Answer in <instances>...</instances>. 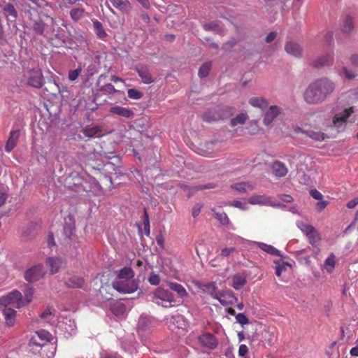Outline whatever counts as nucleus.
<instances>
[{
    "label": "nucleus",
    "mask_w": 358,
    "mask_h": 358,
    "mask_svg": "<svg viewBox=\"0 0 358 358\" xmlns=\"http://www.w3.org/2000/svg\"><path fill=\"white\" fill-rule=\"evenodd\" d=\"M336 84L328 78L317 79L310 83L304 92V99L309 104H319L330 96Z\"/></svg>",
    "instance_id": "f257e3e1"
},
{
    "label": "nucleus",
    "mask_w": 358,
    "mask_h": 358,
    "mask_svg": "<svg viewBox=\"0 0 358 358\" xmlns=\"http://www.w3.org/2000/svg\"><path fill=\"white\" fill-rule=\"evenodd\" d=\"M51 334L45 330L36 331L31 336L29 346L35 355L39 354L41 358H53L56 347L50 343Z\"/></svg>",
    "instance_id": "f03ea898"
},
{
    "label": "nucleus",
    "mask_w": 358,
    "mask_h": 358,
    "mask_svg": "<svg viewBox=\"0 0 358 358\" xmlns=\"http://www.w3.org/2000/svg\"><path fill=\"white\" fill-rule=\"evenodd\" d=\"M114 289L120 293L130 294L138 289V283L134 279V271L131 267L125 266L117 271V275L112 282Z\"/></svg>",
    "instance_id": "7ed1b4c3"
},
{
    "label": "nucleus",
    "mask_w": 358,
    "mask_h": 358,
    "mask_svg": "<svg viewBox=\"0 0 358 358\" xmlns=\"http://www.w3.org/2000/svg\"><path fill=\"white\" fill-rule=\"evenodd\" d=\"M355 112L354 106H348L342 108H338L331 120L326 122V126L338 131L343 130L345 127L348 119Z\"/></svg>",
    "instance_id": "20e7f679"
},
{
    "label": "nucleus",
    "mask_w": 358,
    "mask_h": 358,
    "mask_svg": "<svg viewBox=\"0 0 358 358\" xmlns=\"http://www.w3.org/2000/svg\"><path fill=\"white\" fill-rule=\"evenodd\" d=\"M153 301L157 305L165 308L174 306L176 302L173 293L162 287H158L153 292Z\"/></svg>",
    "instance_id": "39448f33"
},
{
    "label": "nucleus",
    "mask_w": 358,
    "mask_h": 358,
    "mask_svg": "<svg viewBox=\"0 0 358 358\" xmlns=\"http://www.w3.org/2000/svg\"><path fill=\"white\" fill-rule=\"evenodd\" d=\"M69 222L66 221L65 225L64 227L63 234L64 236L65 241L66 242V245H69V248H73L75 250V252L71 253V257H76L78 254V250L80 248V243L77 241L76 238L73 236V231L75 230V224L71 219L69 218Z\"/></svg>",
    "instance_id": "423d86ee"
},
{
    "label": "nucleus",
    "mask_w": 358,
    "mask_h": 358,
    "mask_svg": "<svg viewBox=\"0 0 358 358\" xmlns=\"http://www.w3.org/2000/svg\"><path fill=\"white\" fill-rule=\"evenodd\" d=\"M9 305L16 308L23 306L22 295L20 292L13 290L0 298V306H7Z\"/></svg>",
    "instance_id": "0eeeda50"
},
{
    "label": "nucleus",
    "mask_w": 358,
    "mask_h": 358,
    "mask_svg": "<svg viewBox=\"0 0 358 358\" xmlns=\"http://www.w3.org/2000/svg\"><path fill=\"white\" fill-rule=\"evenodd\" d=\"M45 271L41 264L35 265L27 269L24 273V278L28 282H34L39 280L44 276Z\"/></svg>",
    "instance_id": "6e6552de"
},
{
    "label": "nucleus",
    "mask_w": 358,
    "mask_h": 358,
    "mask_svg": "<svg viewBox=\"0 0 358 358\" xmlns=\"http://www.w3.org/2000/svg\"><path fill=\"white\" fill-rule=\"evenodd\" d=\"M57 329L66 337L76 333V325L73 320L65 318L58 322Z\"/></svg>",
    "instance_id": "1a4fd4ad"
},
{
    "label": "nucleus",
    "mask_w": 358,
    "mask_h": 358,
    "mask_svg": "<svg viewBox=\"0 0 358 358\" xmlns=\"http://www.w3.org/2000/svg\"><path fill=\"white\" fill-rule=\"evenodd\" d=\"M248 202L252 205L271 206L280 207V203L273 202L271 199L265 195H252L248 199Z\"/></svg>",
    "instance_id": "9d476101"
},
{
    "label": "nucleus",
    "mask_w": 358,
    "mask_h": 358,
    "mask_svg": "<svg viewBox=\"0 0 358 358\" xmlns=\"http://www.w3.org/2000/svg\"><path fill=\"white\" fill-rule=\"evenodd\" d=\"M222 306L232 305L238 301V298L231 290H222L216 299Z\"/></svg>",
    "instance_id": "9b49d317"
},
{
    "label": "nucleus",
    "mask_w": 358,
    "mask_h": 358,
    "mask_svg": "<svg viewBox=\"0 0 358 358\" xmlns=\"http://www.w3.org/2000/svg\"><path fill=\"white\" fill-rule=\"evenodd\" d=\"M43 76L39 69H32L28 73V84L34 87H41L43 85Z\"/></svg>",
    "instance_id": "f8f14e48"
},
{
    "label": "nucleus",
    "mask_w": 358,
    "mask_h": 358,
    "mask_svg": "<svg viewBox=\"0 0 358 358\" xmlns=\"http://www.w3.org/2000/svg\"><path fill=\"white\" fill-rule=\"evenodd\" d=\"M201 345L205 348L213 350L217 346V338L211 334H203L198 338Z\"/></svg>",
    "instance_id": "ddd939ff"
},
{
    "label": "nucleus",
    "mask_w": 358,
    "mask_h": 358,
    "mask_svg": "<svg viewBox=\"0 0 358 358\" xmlns=\"http://www.w3.org/2000/svg\"><path fill=\"white\" fill-rule=\"evenodd\" d=\"M334 63V52H328L324 54L317 59L313 63V66L317 68H321L323 66H329L332 65Z\"/></svg>",
    "instance_id": "4468645a"
},
{
    "label": "nucleus",
    "mask_w": 358,
    "mask_h": 358,
    "mask_svg": "<svg viewBox=\"0 0 358 358\" xmlns=\"http://www.w3.org/2000/svg\"><path fill=\"white\" fill-rule=\"evenodd\" d=\"M109 112L112 114L126 118H131L134 116L133 110L129 108L122 107L117 105L110 107Z\"/></svg>",
    "instance_id": "2eb2a0df"
},
{
    "label": "nucleus",
    "mask_w": 358,
    "mask_h": 358,
    "mask_svg": "<svg viewBox=\"0 0 358 358\" xmlns=\"http://www.w3.org/2000/svg\"><path fill=\"white\" fill-rule=\"evenodd\" d=\"M136 71L144 84H150L154 82V78H152L148 66L145 65L136 66Z\"/></svg>",
    "instance_id": "dca6fc26"
},
{
    "label": "nucleus",
    "mask_w": 358,
    "mask_h": 358,
    "mask_svg": "<svg viewBox=\"0 0 358 358\" xmlns=\"http://www.w3.org/2000/svg\"><path fill=\"white\" fill-rule=\"evenodd\" d=\"M151 322L150 318L146 315H141L139 317L137 331L140 335H145L151 331Z\"/></svg>",
    "instance_id": "f3484780"
},
{
    "label": "nucleus",
    "mask_w": 358,
    "mask_h": 358,
    "mask_svg": "<svg viewBox=\"0 0 358 358\" xmlns=\"http://www.w3.org/2000/svg\"><path fill=\"white\" fill-rule=\"evenodd\" d=\"M294 131L296 134L301 133L302 134H304L306 136H308L310 138L317 141H322L325 138V135L322 132L315 131L313 130L305 131L299 127H294Z\"/></svg>",
    "instance_id": "a211bd4d"
},
{
    "label": "nucleus",
    "mask_w": 358,
    "mask_h": 358,
    "mask_svg": "<svg viewBox=\"0 0 358 358\" xmlns=\"http://www.w3.org/2000/svg\"><path fill=\"white\" fill-rule=\"evenodd\" d=\"M252 245H256L260 250L271 255L282 257L281 252L271 245L252 241Z\"/></svg>",
    "instance_id": "6ab92c4d"
},
{
    "label": "nucleus",
    "mask_w": 358,
    "mask_h": 358,
    "mask_svg": "<svg viewBox=\"0 0 358 358\" xmlns=\"http://www.w3.org/2000/svg\"><path fill=\"white\" fill-rule=\"evenodd\" d=\"M64 264L63 259L60 257H49L46 260V265L49 267L51 274L57 273Z\"/></svg>",
    "instance_id": "aec40b11"
},
{
    "label": "nucleus",
    "mask_w": 358,
    "mask_h": 358,
    "mask_svg": "<svg viewBox=\"0 0 358 358\" xmlns=\"http://www.w3.org/2000/svg\"><path fill=\"white\" fill-rule=\"evenodd\" d=\"M280 108L276 106H271L265 113L263 120L264 124L266 125L270 124L275 118L280 114Z\"/></svg>",
    "instance_id": "412c9836"
},
{
    "label": "nucleus",
    "mask_w": 358,
    "mask_h": 358,
    "mask_svg": "<svg viewBox=\"0 0 358 358\" xmlns=\"http://www.w3.org/2000/svg\"><path fill=\"white\" fill-rule=\"evenodd\" d=\"M20 137V131L13 130L10 133V136L5 145V150L6 152H10L16 146Z\"/></svg>",
    "instance_id": "4be33fe9"
},
{
    "label": "nucleus",
    "mask_w": 358,
    "mask_h": 358,
    "mask_svg": "<svg viewBox=\"0 0 358 358\" xmlns=\"http://www.w3.org/2000/svg\"><path fill=\"white\" fill-rule=\"evenodd\" d=\"M166 284L172 291L177 293L178 298L182 301L187 297L188 293L182 285L171 281H168Z\"/></svg>",
    "instance_id": "5701e85b"
},
{
    "label": "nucleus",
    "mask_w": 358,
    "mask_h": 358,
    "mask_svg": "<svg viewBox=\"0 0 358 358\" xmlns=\"http://www.w3.org/2000/svg\"><path fill=\"white\" fill-rule=\"evenodd\" d=\"M112 5L122 13H129L131 10V5L129 0H109Z\"/></svg>",
    "instance_id": "b1692460"
},
{
    "label": "nucleus",
    "mask_w": 358,
    "mask_h": 358,
    "mask_svg": "<svg viewBox=\"0 0 358 358\" xmlns=\"http://www.w3.org/2000/svg\"><path fill=\"white\" fill-rule=\"evenodd\" d=\"M285 51L290 55L299 57L301 55L302 48L296 43L289 41L287 42L285 47Z\"/></svg>",
    "instance_id": "393cba45"
},
{
    "label": "nucleus",
    "mask_w": 358,
    "mask_h": 358,
    "mask_svg": "<svg viewBox=\"0 0 358 358\" xmlns=\"http://www.w3.org/2000/svg\"><path fill=\"white\" fill-rule=\"evenodd\" d=\"M248 103L255 108L262 110L266 109L268 106V101L262 96H253L249 99Z\"/></svg>",
    "instance_id": "a878e982"
},
{
    "label": "nucleus",
    "mask_w": 358,
    "mask_h": 358,
    "mask_svg": "<svg viewBox=\"0 0 358 358\" xmlns=\"http://www.w3.org/2000/svg\"><path fill=\"white\" fill-rule=\"evenodd\" d=\"M272 169L275 176L279 178L285 176L288 172L285 164L279 161H276L273 164Z\"/></svg>",
    "instance_id": "bb28decb"
},
{
    "label": "nucleus",
    "mask_w": 358,
    "mask_h": 358,
    "mask_svg": "<svg viewBox=\"0 0 358 358\" xmlns=\"http://www.w3.org/2000/svg\"><path fill=\"white\" fill-rule=\"evenodd\" d=\"M227 240L231 241L234 244L242 245L244 248L252 246V241L245 239L236 234H229L227 236Z\"/></svg>",
    "instance_id": "cd10ccee"
},
{
    "label": "nucleus",
    "mask_w": 358,
    "mask_h": 358,
    "mask_svg": "<svg viewBox=\"0 0 358 358\" xmlns=\"http://www.w3.org/2000/svg\"><path fill=\"white\" fill-rule=\"evenodd\" d=\"M92 24L94 31L96 36L99 39L105 41L108 36V34L106 30L104 29L102 23L98 21L97 20H92Z\"/></svg>",
    "instance_id": "c85d7f7f"
},
{
    "label": "nucleus",
    "mask_w": 358,
    "mask_h": 358,
    "mask_svg": "<svg viewBox=\"0 0 358 358\" xmlns=\"http://www.w3.org/2000/svg\"><path fill=\"white\" fill-rule=\"evenodd\" d=\"M231 188L239 193H245L252 191L254 189V185L251 182H241L231 185Z\"/></svg>",
    "instance_id": "c756f323"
},
{
    "label": "nucleus",
    "mask_w": 358,
    "mask_h": 358,
    "mask_svg": "<svg viewBox=\"0 0 358 358\" xmlns=\"http://www.w3.org/2000/svg\"><path fill=\"white\" fill-rule=\"evenodd\" d=\"M3 314L5 317L6 322L8 326L12 327L15 322L16 310L10 308H4Z\"/></svg>",
    "instance_id": "7c9ffc66"
},
{
    "label": "nucleus",
    "mask_w": 358,
    "mask_h": 358,
    "mask_svg": "<svg viewBox=\"0 0 358 358\" xmlns=\"http://www.w3.org/2000/svg\"><path fill=\"white\" fill-rule=\"evenodd\" d=\"M247 282L246 277L238 273L231 278V286L236 290L240 289Z\"/></svg>",
    "instance_id": "2f4dec72"
},
{
    "label": "nucleus",
    "mask_w": 358,
    "mask_h": 358,
    "mask_svg": "<svg viewBox=\"0 0 358 358\" xmlns=\"http://www.w3.org/2000/svg\"><path fill=\"white\" fill-rule=\"evenodd\" d=\"M203 292L210 294L213 299H216L220 291H217L215 282H211L204 284L202 287Z\"/></svg>",
    "instance_id": "473e14b6"
},
{
    "label": "nucleus",
    "mask_w": 358,
    "mask_h": 358,
    "mask_svg": "<svg viewBox=\"0 0 358 358\" xmlns=\"http://www.w3.org/2000/svg\"><path fill=\"white\" fill-rule=\"evenodd\" d=\"M45 37H46L55 47H61L65 43L64 36L62 34H56L54 37H52L48 34H45Z\"/></svg>",
    "instance_id": "72a5a7b5"
},
{
    "label": "nucleus",
    "mask_w": 358,
    "mask_h": 358,
    "mask_svg": "<svg viewBox=\"0 0 358 358\" xmlns=\"http://www.w3.org/2000/svg\"><path fill=\"white\" fill-rule=\"evenodd\" d=\"M335 264L336 256L334 254L331 253L324 262L323 269L325 270L327 273H331L334 269Z\"/></svg>",
    "instance_id": "f704fd0d"
},
{
    "label": "nucleus",
    "mask_w": 358,
    "mask_h": 358,
    "mask_svg": "<svg viewBox=\"0 0 358 358\" xmlns=\"http://www.w3.org/2000/svg\"><path fill=\"white\" fill-rule=\"evenodd\" d=\"M83 278L76 275L69 277L66 280V285L71 288H80L83 286Z\"/></svg>",
    "instance_id": "c9c22d12"
},
{
    "label": "nucleus",
    "mask_w": 358,
    "mask_h": 358,
    "mask_svg": "<svg viewBox=\"0 0 358 358\" xmlns=\"http://www.w3.org/2000/svg\"><path fill=\"white\" fill-rule=\"evenodd\" d=\"M274 264H275V275L280 276L282 272L285 271L288 267H291V264L288 262H285L281 259L275 260Z\"/></svg>",
    "instance_id": "e433bc0d"
},
{
    "label": "nucleus",
    "mask_w": 358,
    "mask_h": 358,
    "mask_svg": "<svg viewBox=\"0 0 358 358\" xmlns=\"http://www.w3.org/2000/svg\"><path fill=\"white\" fill-rule=\"evenodd\" d=\"M297 227L306 235H309L311 233H314L315 228L310 224H308L301 220L296 222Z\"/></svg>",
    "instance_id": "4c0bfd02"
},
{
    "label": "nucleus",
    "mask_w": 358,
    "mask_h": 358,
    "mask_svg": "<svg viewBox=\"0 0 358 358\" xmlns=\"http://www.w3.org/2000/svg\"><path fill=\"white\" fill-rule=\"evenodd\" d=\"M171 322L173 324H177V327L178 329H184L187 326L185 319L181 315L173 316L171 318Z\"/></svg>",
    "instance_id": "58836bf2"
},
{
    "label": "nucleus",
    "mask_w": 358,
    "mask_h": 358,
    "mask_svg": "<svg viewBox=\"0 0 358 358\" xmlns=\"http://www.w3.org/2000/svg\"><path fill=\"white\" fill-rule=\"evenodd\" d=\"M248 116L246 113H241L236 115L234 118L231 120V125L235 127L238 124H243L248 120Z\"/></svg>",
    "instance_id": "ea45409f"
},
{
    "label": "nucleus",
    "mask_w": 358,
    "mask_h": 358,
    "mask_svg": "<svg viewBox=\"0 0 358 358\" xmlns=\"http://www.w3.org/2000/svg\"><path fill=\"white\" fill-rule=\"evenodd\" d=\"M3 13L4 15L8 17H12L13 19H15L17 17V11L15 10V8H14L13 5L11 4V3H7L6 5H5V6L3 7Z\"/></svg>",
    "instance_id": "a19ab883"
},
{
    "label": "nucleus",
    "mask_w": 358,
    "mask_h": 358,
    "mask_svg": "<svg viewBox=\"0 0 358 358\" xmlns=\"http://www.w3.org/2000/svg\"><path fill=\"white\" fill-rule=\"evenodd\" d=\"M125 310L126 307L122 303H115L111 306L113 313L117 316L124 315Z\"/></svg>",
    "instance_id": "79ce46f5"
},
{
    "label": "nucleus",
    "mask_w": 358,
    "mask_h": 358,
    "mask_svg": "<svg viewBox=\"0 0 358 358\" xmlns=\"http://www.w3.org/2000/svg\"><path fill=\"white\" fill-rule=\"evenodd\" d=\"M33 29L35 32L40 35L48 34V32L45 30V24L41 20L35 21L33 24Z\"/></svg>",
    "instance_id": "37998d69"
},
{
    "label": "nucleus",
    "mask_w": 358,
    "mask_h": 358,
    "mask_svg": "<svg viewBox=\"0 0 358 358\" xmlns=\"http://www.w3.org/2000/svg\"><path fill=\"white\" fill-rule=\"evenodd\" d=\"M298 180L301 184L310 185L313 181L310 176L303 171H299L298 172Z\"/></svg>",
    "instance_id": "c03bdc74"
},
{
    "label": "nucleus",
    "mask_w": 358,
    "mask_h": 358,
    "mask_svg": "<svg viewBox=\"0 0 358 358\" xmlns=\"http://www.w3.org/2000/svg\"><path fill=\"white\" fill-rule=\"evenodd\" d=\"M84 12V9L83 8H74L71 10L70 15L73 20L78 21L83 17Z\"/></svg>",
    "instance_id": "a18cd8bd"
},
{
    "label": "nucleus",
    "mask_w": 358,
    "mask_h": 358,
    "mask_svg": "<svg viewBox=\"0 0 358 358\" xmlns=\"http://www.w3.org/2000/svg\"><path fill=\"white\" fill-rule=\"evenodd\" d=\"M306 236L308 238L310 243L313 246H317L321 240L320 236L316 229L314 230V233H311Z\"/></svg>",
    "instance_id": "49530a36"
},
{
    "label": "nucleus",
    "mask_w": 358,
    "mask_h": 358,
    "mask_svg": "<svg viewBox=\"0 0 358 358\" xmlns=\"http://www.w3.org/2000/svg\"><path fill=\"white\" fill-rule=\"evenodd\" d=\"M211 68V63L210 62H206L204 63L199 69L198 75L201 78L206 77L210 71V69Z\"/></svg>",
    "instance_id": "de8ad7c7"
},
{
    "label": "nucleus",
    "mask_w": 358,
    "mask_h": 358,
    "mask_svg": "<svg viewBox=\"0 0 358 358\" xmlns=\"http://www.w3.org/2000/svg\"><path fill=\"white\" fill-rule=\"evenodd\" d=\"M34 294V290L33 288L31 287H29L27 290L24 292V297H22V303L23 306H26L27 304H29L33 298Z\"/></svg>",
    "instance_id": "09e8293b"
},
{
    "label": "nucleus",
    "mask_w": 358,
    "mask_h": 358,
    "mask_svg": "<svg viewBox=\"0 0 358 358\" xmlns=\"http://www.w3.org/2000/svg\"><path fill=\"white\" fill-rule=\"evenodd\" d=\"M353 27L354 22L352 17H348L343 22V25L342 27L343 32L349 33L352 30Z\"/></svg>",
    "instance_id": "8fccbe9b"
},
{
    "label": "nucleus",
    "mask_w": 358,
    "mask_h": 358,
    "mask_svg": "<svg viewBox=\"0 0 358 358\" xmlns=\"http://www.w3.org/2000/svg\"><path fill=\"white\" fill-rule=\"evenodd\" d=\"M215 216L222 225H226L229 223V220L225 213L215 212Z\"/></svg>",
    "instance_id": "3c124183"
},
{
    "label": "nucleus",
    "mask_w": 358,
    "mask_h": 358,
    "mask_svg": "<svg viewBox=\"0 0 358 358\" xmlns=\"http://www.w3.org/2000/svg\"><path fill=\"white\" fill-rule=\"evenodd\" d=\"M127 95L129 99L138 100L142 98L143 94L136 89H129L127 91Z\"/></svg>",
    "instance_id": "603ef678"
},
{
    "label": "nucleus",
    "mask_w": 358,
    "mask_h": 358,
    "mask_svg": "<svg viewBox=\"0 0 358 358\" xmlns=\"http://www.w3.org/2000/svg\"><path fill=\"white\" fill-rule=\"evenodd\" d=\"M108 289H110L109 286H101L99 289L100 294L103 296V298L106 301L113 300L112 294L107 292Z\"/></svg>",
    "instance_id": "864d4df0"
},
{
    "label": "nucleus",
    "mask_w": 358,
    "mask_h": 358,
    "mask_svg": "<svg viewBox=\"0 0 358 358\" xmlns=\"http://www.w3.org/2000/svg\"><path fill=\"white\" fill-rule=\"evenodd\" d=\"M100 129L98 127H94L92 128H87L84 130V134L86 136L93 138L98 135Z\"/></svg>",
    "instance_id": "5fc2aeb1"
},
{
    "label": "nucleus",
    "mask_w": 358,
    "mask_h": 358,
    "mask_svg": "<svg viewBox=\"0 0 358 358\" xmlns=\"http://www.w3.org/2000/svg\"><path fill=\"white\" fill-rule=\"evenodd\" d=\"M81 71V68H78L76 69L69 71L68 74L69 80L70 81H75L80 76Z\"/></svg>",
    "instance_id": "6e6d98bb"
},
{
    "label": "nucleus",
    "mask_w": 358,
    "mask_h": 358,
    "mask_svg": "<svg viewBox=\"0 0 358 358\" xmlns=\"http://www.w3.org/2000/svg\"><path fill=\"white\" fill-rule=\"evenodd\" d=\"M229 205L233 207L239 208L242 210H246L248 208L246 203H244V202H242L240 201H236V200L229 202Z\"/></svg>",
    "instance_id": "4d7b16f0"
},
{
    "label": "nucleus",
    "mask_w": 358,
    "mask_h": 358,
    "mask_svg": "<svg viewBox=\"0 0 358 358\" xmlns=\"http://www.w3.org/2000/svg\"><path fill=\"white\" fill-rule=\"evenodd\" d=\"M236 320L238 323H239L242 326L249 323V320L245 316V315L243 313H238L236 315Z\"/></svg>",
    "instance_id": "13d9d810"
},
{
    "label": "nucleus",
    "mask_w": 358,
    "mask_h": 358,
    "mask_svg": "<svg viewBox=\"0 0 358 358\" xmlns=\"http://www.w3.org/2000/svg\"><path fill=\"white\" fill-rule=\"evenodd\" d=\"M218 117L219 115L215 113H213L212 111L206 112L203 115V119L208 122L215 121Z\"/></svg>",
    "instance_id": "bf43d9fd"
},
{
    "label": "nucleus",
    "mask_w": 358,
    "mask_h": 358,
    "mask_svg": "<svg viewBox=\"0 0 358 358\" xmlns=\"http://www.w3.org/2000/svg\"><path fill=\"white\" fill-rule=\"evenodd\" d=\"M349 100L348 102L350 104L355 103L358 101V90H354L349 92L348 94Z\"/></svg>",
    "instance_id": "052dcab7"
},
{
    "label": "nucleus",
    "mask_w": 358,
    "mask_h": 358,
    "mask_svg": "<svg viewBox=\"0 0 358 358\" xmlns=\"http://www.w3.org/2000/svg\"><path fill=\"white\" fill-rule=\"evenodd\" d=\"M148 281L152 285H158L160 282V278L159 275L152 273L149 277Z\"/></svg>",
    "instance_id": "680f3d73"
},
{
    "label": "nucleus",
    "mask_w": 358,
    "mask_h": 358,
    "mask_svg": "<svg viewBox=\"0 0 358 358\" xmlns=\"http://www.w3.org/2000/svg\"><path fill=\"white\" fill-rule=\"evenodd\" d=\"M55 310L50 307H48L41 315V318L48 319L51 315H53Z\"/></svg>",
    "instance_id": "e2e57ef3"
},
{
    "label": "nucleus",
    "mask_w": 358,
    "mask_h": 358,
    "mask_svg": "<svg viewBox=\"0 0 358 358\" xmlns=\"http://www.w3.org/2000/svg\"><path fill=\"white\" fill-rule=\"evenodd\" d=\"M102 90L108 93V94H114L117 92V90H115V87L110 84V83H108V84H106L104 85L102 87H101Z\"/></svg>",
    "instance_id": "0e129e2a"
},
{
    "label": "nucleus",
    "mask_w": 358,
    "mask_h": 358,
    "mask_svg": "<svg viewBox=\"0 0 358 358\" xmlns=\"http://www.w3.org/2000/svg\"><path fill=\"white\" fill-rule=\"evenodd\" d=\"M343 71L345 76L348 79H353L357 76L356 71L348 70L345 67L343 68Z\"/></svg>",
    "instance_id": "69168bd1"
},
{
    "label": "nucleus",
    "mask_w": 358,
    "mask_h": 358,
    "mask_svg": "<svg viewBox=\"0 0 358 358\" xmlns=\"http://www.w3.org/2000/svg\"><path fill=\"white\" fill-rule=\"evenodd\" d=\"M234 251L235 248L234 247L224 248L221 250L220 256L222 257H229Z\"/></svg>",
    "instance_id": "338daca9"
},
{
    "label": "nucleus",
    "mask_w": 358,
    "mask_h": 358,
    "mask_svg": "<svg viewBox=\"0 0 358 358\" xmlns=\"http://www.w3.org/2000/svg\"><path fill=\"white\" fill-rule=\"evenodd\" d=\"M248 346L245 344H241L238 348V355L240 357H245V356L248 354Z\"/></svg>",
    "instance_id": "774afa93"
}]
</instances>
